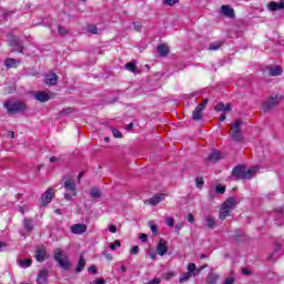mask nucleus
<instances>
[{
    "label": "nucleus",
    "mask_w": 284,
    "mask_h": 284,
    "mask_svg": "<svg viewBox=\"0 0 284 284\" xmlns=\"http://www.w3.org/2000/svg\"><path fill=\"white\" fill-rule=\"evenodd\" d=\"M3 106L6 108L9 114H19V112H26V103L23 102H4Z\"/></svg>",
    "instance_id": "nucleus-3"
},
{
    "label": "nucleus",
    "mask_w": 284,
    "mask_h": 284,
    "mask_svg": "<svg viewBox=\"0 0 284 284\" xmlns=\"http://www.w3.org/2000/svg\"><path fill=\"white\" fill-rule=\"evenodd\" d=\"M254 170H245V166H236L232 174L237 180H250L254 178Z\"/></svg>",
    "instance_id": "nucleus-2"
},
{
    "label": "nucleus",
    "mask_w": 284,
    "mask_h": 284,
    "mask_svg": "<svg viewBox=\"0 0 284 284\" xmlns=\"http://www.w3.org/2000/svg\"><path fill=\"white\" fill-rule=\"evenodd\" d=\"M165 223L169 227H174V217H166Z\"/></svg>",
    "instance_id": "nucleus-39"
},
{
    "label": "nucleus",
    "mask_w": 284,
    "mask_h": 284,
    "mask_svg": "<svg viewBox=\"0 0 284 284\" xmlns=\"http://www.w3.org/2000/svg\"><path fill=\"white\" fill-rule=\"evenodd\" d=\"M116 247H121V241L115 240L113 244H110V250H116Z\"/></svg>",
    "instance_id": "nucleus-41"
},
{
    "label": "nucleus",
    "mask_w": 284,
    "mask_h": 284,
    "mask_svg": "<svg viewBox=\"0 0 284 284\" xmlns=\"http://www.w3.org/2000/svg\"><path fill=\"white\" fill-rule=\"evenodd\" d=\"M223 159V154L219 151H214L207 158L209 163H216V161H221Z\"/></svg>",
    "instance_id": "nucleus-18"
},
{
    "label": "nucleus",
    "mask_w": 284,
    "mask_h": 284,
    "mask_svg": "<svg viewBox=\"0 0 284 284\" xmlns=\"http://www.w3.org/2000/svg\"><path fill=\"white\" fill-rule=\"evenodd\" d=\"M18 265H20V267H22L23 270L30 267L32 265V258H27V260H20L18 262Z\"/></svg>",
    "instance_id": "nucleus-30"
},
{
    "label": "nucleus",
    "mask_w": 284,
    "mask_h": 284,
    "mask_svg": "<svg viewBox=\"0 0 284 284\" xmlns=\"http://www.w3.org/2000/svg\"><path fill=\"white\" fill-rule=\"evenodd\" d=\"M164 3L166 6H174L175 3H179V0H164Z\"/></svg>",
    "instance_id": "nucleus-46"
},
{
    "label": "nucleus",
    "mask_w": 284,
    "mask_h": 284,
    "mask_svg": "<svg viewBox=\"0 0 284 284\" xmlns=\"http://www.w3.org/2000/svg\"><path fill=\"white\" fill-rule=\"evenodd\" d=\"M140 241H142V243L148 242V234L142 233V234L140 235Z\"/></svg>",
    "instance_id": "nucleus-51"
},
{
    "label": "nucleus",
    "mask_w": 284,
    "mask_h": 284,
    "mask_svg": "<svg viewBox=\"0 0 284 284\" xmlns=\"http://www.w3.org/2000/svg\"><path fill=\"white\" fill-rule=\"evenodd\" d=\"M125 69L129 70V72H136V63L128 62L125 64Z\"/></svg>",
    "instance_id": "nucleus-34"
},
{
    "label": "nucleus",
    "mask_w": 284,
    "mask_h": 284,
    "mask_svg": "<svg viewBox=\"0 0 284 284\" xmlns=\"http://www.w3.org/2000/svg\"><path fill=\"white\" fill-rule=\"evenodd\" d=\"M225 115H222L221 118H220V121H225Z\"/></svg>",
    "instance_id": "nucleus-62"
},
{
    "label": "nucleus",
    "mask_w": 284,
    "mask_h": 284,
    "mask_svg": "<svg viewBox=\"0 0 284 284\" xmlns=\"http://www.w3.org/2000/svg\"><path fill=\"white\" fill-rule=\"evenodd\" d=\"M158 52L160 57H168L170 54V47L168 44H160L158 45Z\"/></svg>",
    "instance_id": "nucleus-22"
},
{
    "label": "nucleus",
    "mask_w": 284,
    "mask_h": 284,
    "mask_svg": "<svg viewBox=\"0 0 284 284\" xmlns=\"http://www.w3.org/2000/svg\"><path fill=\"white\" fill-rule=\"evenodd\" d=\"M223 284H234V277H226Z\"/></svg>",
    "instance_id": "nucleus-52"
},
{
    "label": "nucleus",
    "mask_w": 284,
    "mask_h": 284,
    "mask_svg": "<svg viewBox=\"0 0 284 284\" xmlns=\"http://www.w3.org/2000/svg\"><path fill=\"white\" fill-rule=\"evenodd\" d=\"M23 225H24V230H27V232H32V230H34V226L32 225V220L26 219L23 221Z\"/></svg>",
    "instance_id": "nucleus-31"
},
{
    "label": "nucleus",
    "mask_w": 284,
    "mask_h": 284,
    "mask_svg": "<svg viewBox=\"0 0 284 284\" xmlns=\"http://www.w3.org/2000/svg\"><path fill=\"white\" fill-rule=\"evenodd\" d=\"M4 65H6L7 70L19 68V65H21V59L17 60L13 58H7L4 60Z\"/></svg>",
    "instance_id": "nucleus-12"
},
{
    "label": "nucleus",
    "mask_w": 284,
    "mask_h": 284,
    "mask_svg": "<svg viewBox=\"0 0 284 284\" xmlns=\"http://www.w3.org/2000/svg\"><path fill=\"white\" fill-rule=\"evenodd\" d=\"M54 260L62 270H70V261L68 260V256L63 255V251H61V248L55 250Z\"/></svg>",
    "instance_id": "nucleus-5"
},
{
    "label": "nucleus",
    "mask_w": 284,
    "mask_h": 284,
    "mask_svg": "<svg viewBox=\"0 0 284 284\" xmlns=\"http://www.w3.org/2000/svg\"><path fill=\"white\" fill-rule=\"evenodd\" d=\"M59 77H57V73H49L45 75L44 83L45 85H54L58 83Z\"/></svg>",
    "instance_id": "nucleus-14"
},
{
    "label": "nucleus",
    "mask_w": 284,
    "mask_h": 284,
    "mask_svg": "<svg viewBox=\"0 0 284 284\" xmlns=\"http://www.w3.org/2000/svg\"><path fill=\"white\" fill-rule=\"evenodd\" d=\"M205 221L209 230H214V227H216V220L212 215H207Z\"/></svg>",
    "instance_id": "nucleus-27"
},
{
    "label": "nucleus",
    "mask_w": 284,
    "mask_h": 284,
    "mask_svg": "<svg viewBox=\"0 0 284 284\" xmlns=\"http://www.w3.org/2000/svg\"><path fill=\"white\" fill-rule=\"evenodd\" d=\"M45 256H47V253H45V250H43V248H39V250L36 252V260H37L39 263H43V261H45Z\"/></svg>",
    "instance_id": "nucleus-25"
},
{
    "label": "nucleus",
    "mask_w": 284,
    "mask_h": 284,
    "mask_svg": "<svg viewBox=\"0 0 284 284\" xmlns=\"http://www.w3.org/2000/svg\"><path fill=\"white\" fill-rule=\"evenodd\" d=\"M55 161H59V158H57V156L50 158V163H54Z\"/></svg>",
    "instance_id": "nucleus-54"
},
{
    "label": "nucleus",
    "mask_w": 284,
    "mask_h": 284,
    "mask_svg": "<svg viewBox=\"0 0 284 284\" xmlns=\"http://www.w3.org/2000/svg\"><path fill=\"white\" fill-rule=\"evenodd\" d=\"M112 134L114 136V139H123V133H121L119 130L113 129L112 130Z\"/></svg>",
    "instance_id": "nucleus-38"
},
{
    "label": "nucleus",
    "mask_w": 284,
    "mask_h": 284,
    "mask_svg": "<svg viewBox=\"0 0 284 284\" xmlns=\"http://www.w3.org/2000/svg\"><path fill=\"white\" fill-rule=\"evenodd\" d=\"M189 223H194V215L193 214H187L186 216Z\"/></svg>",
    "instance_id": "nucleus-53"
},
{
    "label": "nucleus",
    "mask_w": 284,
    "mask_h": 284,
    "mask_svg": "<svg viewBox=\"0 0 284 284\" xmlns=\"http://www.w3.org/2000/svg\"><path fill=\"white\" fill-rule=\"evenodd\" d=\"M221 12L222 14H224V17H229V19H234V10L232 9V7L223 4L221 7Z\"/></svg>",
    "instance_id": "nucleus-15"
},
{
    "label": "nucleus",
    "mask_w": 284,
    "mask_h": 284,
    "mask_svg": "<svg viewBox=\"0 0 284 284\" xmlns=\"http://www.w3.org/2000/svg\"><path fill=\"white\" fill-rule=\"evenodd\" d=\"M148 255L154 261V258H156V251L151 250L148 252Z\"/></svg>",
    "instance_id": "nucleus-45"
},
{
    "label": "nucleus",
    "mask_w": 284,
    "mask_h": 284,
    "mask_svg": "<svg viewBox=\"0 0 284 284\" xmlns=\"http://www.w3.org/2000/svg\"><path fill=\"white\" fill-rule=\"evenodd\" d=\"M52 97H53L52 92H45V91L36 92L33 94V99H36V101H39L40 103H45L50 101Z\"/></svg>",
    "instance_id": "nucleus-8"
},
{
    "label": "nucleus",
    "mask_w": 284,
    "mask_h": 284,
    "mask_svg": "<svg viewBox=\"0 0 284 284\" xmlns=\"http://www.w3.org/2000/svg\"><path fill=\"white\" fill-rule=\"evenodd\" d=\"M281 244L276 243L274 246V252L268 256V261H273L274 260V254H276V252H281Z\"/></svg>",
    "instance_id": "nucleus-36"
},
{
    "label": "nucleus",
    "mask_w": 284,
    "mask_h": 284,
    "mask_svg": "<svg viewBox=\"0 0 284 284\" xmlns=\"http://www.w3.org/2000/svg\"><path fill=\"white\" fill-rule=\"evenodd\" d=\"M283 9H284V1H281L280 3L271 2L268 4V10H271L272 12H274L276 10H283Z\"/></svg>",
    "instance_id": "nucleus-24"
},
{
    "label": "nucleus",
    "mask_w": 284,
    "mask_h": 284,
    "mask_svg": "<svg viewBox=\"0 0 284 284\" xmlns=\"http://www.w3.org/2000/svg\"><path fill=\"white\" fill-rule=\"evenodd\" d=\"M223 47V42L222 41H217V42H213L209 45V50L211 51H216L219 50L220 48Z\"/></svg>",
    "instance_id": "nucleus-32"
},
{
    "label": "nucleus",
    "mask_w": 284,
    "mask_h": 284,
    "mask_svg": "<svg viewBox=\"0 0 284 284\" xmlns=\"http://www.w3.org/2000/svg\"><path fill=\"white\" fill-rule=\"evenodd\" d=\"M219 278H221V276H219V274L209 273L207 276H206V284H217Z\"/></svg>",
    "instance_id": "nucleus-20"
},
{
    "label": "nucleus",
    "mask_w": 284,
    "mask_h": 284,
    "mask_svg": "<svg viewBox=\"0 0 284 284\" xmlns=\"http://www.w3.org/2000/svg\"><path fill=\"white\" fill-rule=\"evenodd\" d=\"M90 194L92 199H101V190L99 189H91Z\"/></svg>",
    "instance_id": "nucleus-33"
},
{
    "label": "nucleus",
    "mask_w": 284,
    "mask_h": 284,
    "mask_svg": "<svg viewBox=\"0 0 284 284\" xmlns=\"http://www.w3.org/2000/svg\"><path fill=\"white\" fill-rule=\"evenodd\" d=\"M68 113H70V109H68V110H62V111L60 112V114H68Z\"/></svg>",
    "instance_id": "nucleus-59"
},
{
    "label": "nucleus",
    "mask_w": 284,
    "mask_h": 284,
    "mask_svg": "<svg viewBox=\"0 0 284 284\" xmlns=\"http://www.w3.org/2000/svg\"><path fill=\"white\" fill-rule=\"evenodd\" d=\"M156 253L159 256H165L168 254V242L163 239H161L156 246Z\"/></svg>",
    "instance_id": "nucleus-11"
},
{
    "label": "nucleus",
    "mask_w": 284,
    "mask_h": 284,
    "mask_svg": "<svg viewBox=\"0 0 284 284\" xmlns=\"http://www.w3.org/2000/svg\"><path fill=\"white\" fill-rule=\"evenodd\" d=\"M199 272H201V270L196 271V264L190 263L187 265V274H193V276H196V275H199Z\"/></svg>",
    "instance_id": "nucleus-29"
},
{
    "label": "nucleus",
    "mask_w": 284,
    "mask_h": 284,
    "mask_svg": "<svg viewBox=\"0 0 284 284\" xmlns=\"http://www.w3.org/2000/svg\"><path fill=\"white\" fill-rule=\"evenodd\" d=\"M10 45H12V48H13V50H16V52H23V44L20 43L17 38H13L10 41Z\"/></svg>",
    "instance_id": "nucleus-21"
},
{
    "label": "nucleus",
    "mask_w": 284,
    "mask_h": 284,
    "mask_svg": "<svg viewBox=\"0 0 284 284\" xmlns=\"http://www.w3.org/2000/svg\"><path fill=\"white\" fill-rule=\"evenodd\" d=\"M88 272H90L91 274H98V271H97V266L92 265L88 268Z\"/></svg>",
    "instance_id": "nucleus-49"
},
{
    "label": "nucleus",
    "mask_w": 284,
    "mask_h": 284,
    "mask_svg": "<svg viewBox=\"0 0 284 284\" xmlns=\"http://www.w3.org/2000/svg\"><path fill=\"white\" fill-rule=\"evenodd\" d=\"M162 199H165V195L160 193L158 195H154L153 197L145 201L149 205H159L161 203Z\"/></svg>",
    "instance_id": "nucleus-16"
},
{
    "label": "nucleus",
    "mask_w": 284,
    "mask_h": 284,
    "mask_svg": "<svg viewBox=\"0 0 284 284\" xmlns=\"http://www.w3.org/2000/svg\"><path fill=\"white\" fill-rule=\"evenodd\" d=\"M237 203L239 202H236V199H234V197L227 199L222 204V207L220 210V220L225 221V219H227V216H230V214H232V210H234V207H236Z\"/></svg>",
    "instance_id": "nucleus-1"
},
{
    "label": "nucleus",
    "mask_w": 284,
    "mask_h": 284,
    "mask_svg": "<svg viewBox=\"0 0 284 284\" xmlns=\"http://www.w3.org/2000/svg\"><path fill=\"white\" fill-rule=\"evenodd\" d=\"M278 101H281V98H280L278 95L271 97V98L264 103L265 110H272V108H274V105H276V104L278 103Z\"/></svg>",
    "instance_id": "nucleus-13"
},
{
    "label": "nucleus",
    "mask_w": 284,
    "mask_h": 284,
    "mask_svg": "<svg viewBox=\"0 0 284 284\" xmlns=\"http://www.w3.org/2000/svg\"><path fill=\"white\" fill-rule=\"evenodd\" d=\"M270 77H281L283 74V68L275 65L268 68Z\"/></svg>",
    "instance_id": "nucleus-17"
},
{
    "label": "nucleus",
    "mask_w": 284,
    "mask_h": 284,
    "mask_svg": "<svg viewBox=\"0 0 284 284\" xmlns=\"http://www.w3.org/2000/svg\"><path fill=\"white\" fill-rule=\"evenodd\" d=\"M204 181L203 178H197L196 179V187L201 189L203 187Z\"/></svg>",
    "instance_id": "nucleus-42"
},
{
    "label": "nucleus",
    "mask_w": 284,
    "mask_h": 284,
    "mask_svg": "<svg viewBox=\"0 0 284 284\" xmlns=\"http://www.w3.org/2000/svg\"><path fill=\"white\" fill-rule=\"evenodd\" d=\"M209 103L207 99H204L193 111L192 119L193 121H201L203 119V110H205Z\"/></svg>",
    "instance_id": "nucleus-7"
},
{
    "label": "nucleus",
    "mask_w": 284,
    "mask_h": 284,
    "mask_svg": "<svg viewBox=\"0 0 284 284\" xmlns=\"http://www.w3.org/2000/svg\"><path fill=\"white\" fill-rule=\"evenodd\" d=\"M64 190L69 193H64V199L67 201H72L73 196H77V184L72 181V179L67 178L64 181Z\"/></svg>",
    "instance_id": "nucleus-4"
},
{
    "label": "nucleus",
    "mask_w": 284,
    "mask_h": 284,
    "mask_svg": "<svg viewBox=\"0 0 284 284\" xmlns=\"http://www.w3.org/2000/svg\"><path fill=\"white\" fill-rule=\"evenodd\" d=\"M216 194H225V186L217 185L215 189Z\"/></svg>",
    "instance_id": "nucleus-40"
},
{
    "label": "nucleus",
    "mask_w": 284,
    "mask_h": 284,
    "mask_svg": "<svg viewBox=\"0 0 284 284\" xmlns=\"http://www.w3.org/2000/svg\"><path fill=\"white\" fill-rule=\"evenodd\" d=\"M231 110H232V105H230V104L225 105V104H223V102H220L215 106L216 112H230Z\"/></svg>",
    "instance_id": "nucleus-23"
},
{
    "label": "nucleus",
    "mask_w": 284,
    "mask_h": 284,
    "mask_svg": "<svg viewBox=\"0 0 284 284\" xmlns=\"http://www.w3.org/2000/svg\"><path fill=\"white\" fill-rule=\"evenodd\" d=\"M53 197H54V193L52 192V189H48V190L41 195L42 207H45V205H48V203H50Z\"/></svg>",
    "instance_id": "nucleus-10"
},
{
    "label": "nucleus",
    "mask_w": 284,
    "mask_h": 284,
    "mask_svg": "<svg viewBox=\"0 0 284 284\" xmlns=\"http://www.w3.org/2000/svg\"><path fill=\"white\" fill-rule=\"evenodd\" d=\"M45 281H48V270H41L37 277L38 284H45Z\"/></svg>",
    "instance_id": "nucleus-19"
},
{
    "label": "nucleus",
    "mask_w": 284,
    "mask_h": 284,
    "mask_svg": "<svg viewBox=\"0 0 284 284\" xmlns=\"http://www.w3.org/2000/svg\"><path fill=\"white\" fill-rule=\"evenodd\" d=\"M88 32H90L91 34H97L99 32V29L97 28V26L91 24L88 27Z\"/></svg>",
    "instance_id": "nucleus-37"
},
{
    "label": "nucleus",
    "mask_w": 284,
    "mask_h": 284,
    "mask_svg": "<svg viewBox=\"0 0 284 284\" xmlns=\"http://www.w3.org/2000/svg\"><path fill=\"white\" fill-rule=\"evenodd\" d=\"M70 232L71 234H78V235L85 234L88 232V225L81 224V223L73 224L70 226Z\"/></svg>",
    "instance_id": "nucleus-9"
},
{
    "label": "nucleus",
    "mask_w": 284,
    "mask_h": 284,
    "mask_svg": "<svg viewBox=\"0 0 284 284\" xmlns=\"http://www.w3.org/2000/svg\"><path fill=\"white\" fill-rule=\"evenodd\" d=\"M58 31H59V34H61L62 37L64 34H68V30H65V28H63V27H58Z\"/></svg>",
    "instance_id": "nucleus-44"
},
{
    "label": "nucleus",
    "mask_w": 284,
    "mask_h": 284,
    "mask_svg": "<svg viewBox=\"0 0 284 284\" xmlns=\"http://www.w3.org/2000/svg\"><path fill=\"white\" fill-rule=\"evenodd\" d=\"M81 179H83V172L79 173V175H78V183H81Z\"/></svg>",
    "instance_id": "nucleus-55"
},
{
    "label": "nucleus",
    "mask_w": 284,
    "mask_h": 284,
    "mask_svg": "<svg viewBox=\"0 0 284 284\" xmlns=\"http://www.w3.org/2000/svg\"><path fill=\"white\" fill-rule=\"evenodd\" d=\"M130 253L133 254V255L139 254V246H136V245L133 246V247L131 248Z\"/></svg>",
    "instance_id": "nucleus-50"
},
{
    "label": "nucleus",
    "mask_w": 284,
    "mask_h": 284,
    "mask_svg": "<svg viewBox=\"0 0 284 284\" xmlns=\"http://www.w3.org/2000/svg\"><path fill=\"white\" fill-rule=\"evenodd\" d=\"M133 125H134L133 123H130V124L128 125L126 130H132Z\"/></svg>",
    "instance_id": "nucleus-60"
},
{
    "label": "nucleus",
    "mask_w": 284,
    "mask_h": 284,
    "mask_svg": "<svg viewBox=\"0 0 284 284\" xmlns=\"http://www.w3.org/2000/svg\"><path fill=\"white\" fill-rule=\"evenodd\" d=\"M106 258H108L109 261H112V255H111V254H106Z\"/></svg>",
    "instance_id": "nucleus-61"
},
{
    "label": "nucleus",
    "mask_w": 284,
    "mask_h": 284,
    "mask_svg": "<svg viewBox=\"0 0 284 284\" xmlns=\"http://www.w3.org/2000/svg\"><path fill=\"white\" fill-rule=\"evenodd\" d=\"M85 267V257H83V255H80L78 265L75 267V273L79 274L80 272H83Z\"/></svg>",
    "instance_id": "nucleus-26"
},
{
    "label": "nucleus",
    "mask_w": 284,
    "mask_h": 284,
    "mask_svg": "<svg viewBox=\"0 0 284 284\" xmlns=\"http://www.w3.org/2000/svg\"><path fill=\"white\" fill-rule=\"evenodd\" d=\"M160 283H161V281H159V280H153V281L149 282V284H160Z\"/></svg>",
    "instance_id": "nucleus-57"
},
{
    "label": "nucleus",
    "mask_w": 284,
    "mask_h": 284,
    "mask_svg": "<svg viewBox=\"0 0 284 284\" xmlns=\"http://www.w3.org/2000/svg\"><path fill=\"white\" fill-rule=\"evenodd\" d=\"M191 277H192V274L183 273L182 276L179 280V283H186V281H190Z\"/></svg>",
    "instance_id": "nucleus-35"
},
{
    "label": "nucleus",
    "mask_w": 284,
    "mask_h": 284,
    "mask_svg": "<svg viewBox=\"0 0 284 284\" xmlns=\"http://www.w3.org/2000/svg\"><path fill=\"white\" fill-rule=\"evenodd\" d=\"M90 284H105V280H103V278H98V280H95V281H93V282H90Z\"/></svg>",
    "instance_id": "nucleus-48"
},
{
    "label": "nucleus",
    "mask_w": 284,
    "mask_h": 284,
    "mask_svg": "<svg viewBox=\"0 0 284 284\" xmlns=\"http://www.w3.org/2000/svg\"><path fill=\"white\" fill-rule=\"evenodd\" d=\"M2 247H8V244L6 242H0V250H2Z\"/></svg>",
    "instance_id": "nucleus-56"
},
{
    "label": "nucleus",
    "mask_w": 284,
    "mask_h": 284,
    "mask_svg": "<svg viewBox=\"0 0 284 284\" xmlns=\"http://www.w3.org/2000/svg\"><path fill=\"white\" fill-rule=\"evenodd\" d=\"M242 273H243V274H246V275H247V274H251L250 270H247V268H243V270H242Z\"/></svg>",
    "instance_id": "nucleus-58"
},
{
    "label": "nucleus",
    "mask_w": 284,
    "mask_h": 284,
    "mask_svg": "<svg viewBox=\"0 0 284 284\" xmlns=\"http://www.w3.org/2000/svg\"><path fill=\"white\" fill-rule=\"evenodd\" d=\"M205 267H207V264L203 265L201 268H199L200 271L201 270H205Z\"/></svg>",
    "instance_id": "nucleus-63"
},
{
    "label": "nucleus",
    "mask_w": 284,
    "mask_h": 284,
    "mask_svg": "<svg viewBox=\"0 0 284 284\" xmlns=\"http://www.w3.org/2000/svg\"><path fill=\"white\" fill-rule=\"evenodd\" d=\"M201 258H207V255L202 254V255H201Z\"/></svg>",
    "instance_id": "nucleus-64"
},
{
    "label": "nucleus",
    "mask_w": 284,
    "mask_h": 284,
    "mask_svg": "<svg viewBox=\"0 0 284 284\" xmlns=\"http://www.w3.org/2000/svg\"><path fill=\"white\" fill-rule=\"evenodd\" d=\"M133 28L136 32H141V28H143V26L140 22H135L133 23Z\"/></svg>",
    "instance_id": "nucleus-43"
},
{
    "label": "nucleus",
    "mask_w": 284,
    "mask_h": 284,
    "mask_svg": "<svg viewBox=\"0 0 284 284\" xmlns=\"http://www.w3.org/2000/svg\"><path fill=\"white\" fill-rule=\"evenodd\" d=\"M241 125H243L242 121H235L231 125L230 134H231L233 141H237V142L243 141V133L241 132Z\"/></svg>",
    "instance_id": "nucleus-6"
},
{
    "label": "nucleus",
    "mask_w": 284,
    "mask_h": 284,
    "mask_svg": "<svg viewBox=\"0 0 284 284\" xmlns=\"http://www.w3.org/2000/svg\"><path fill=\"white\" fill-rule=\"evenodd\" d=\"M109 232H111V234H116V226L114 224L109 225Z\"/></svg>",
    "instance_id": "nucleus-47"
},
{
    "label": "nucleus",
    "mask_w": 284,
    "mask_h": 284,
    "mask_svg": "<svg viewBox=\"0 0 284 284\" xmlns=\"http://www.w3.org/2000/svg\"><path fill=\"white\" fill-rule=\"evenodd\" d=\"M148 225H149V227H150L152 234H153L154 236H159V225H156V223H155L154 221H150V222L148 223Z\"/></svg>",
    "instance_id": "nucleus-28"
}]
</instances>
